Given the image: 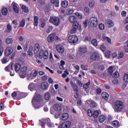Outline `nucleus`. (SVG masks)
<instances>
[{
  "label": "nucleus",
  "instance_id": "obj_16",
  "mask_svg": "<svg viewBox=\"0 0 128 128\" xmlns=\"http://www.w3.org/2000/svg\"><path fill=\"white\" fill-rule=\"evenodd\" d=\"M48 84L46 82H44L41 84V88L42 90H46L48 88Z\"/></svg>",
  "mask_w": 128,
  "mask_h": 128
},
{
  "label": "nucleus",
  "instance_id": "obj_60",
  "mask_svg": "<svg viewBox=\"0 0 128 128\" xmlns=\"http://www.w3.org/2000/svg\"><path fill=\"white\" fill-rule=\"evenodd\" d=\"M47 126H48V128H53L54 126V124H52V123L51 122H50V120H48V122L47 124Z\"/></svg>",
  "mask_w": 128,
  "mask_h": 128
},
{
  "label": "nucleus",
  "instance_id": "obj_20",
  "mask_svg": "<svg viewBox=\"0 0 128 128\" xmlns=\"http://www.w3.org/2000/svg\"><path fill=\"white\" fill-rule=\"evenodd\" d=\"M68 20L71 23L73 24L74 22L76 20V17L74 16H70L68 18Z\"/></svg>",
  "mask_w": 128,
  "mask_h": 128
},
{
  "label": "nucleus",
  "instance_id": "obj_59",
  "mask_svg": "<svg viewBox=\"0 0 128 128\" xmlns=\"http://www.w3.org/2000/svg\"><path fill=\"white\" fill-rule=\"evenodd\" d=\"M24 36H18V40H19V42H24Z\"/></svg>",
  "mask_w": 128,
  "mask_h": 128
},
{
  "label": "nucleus",
  "instance_id": "obj_49",
  "mask_svg": "<svg viewBox=\"0 0 128 128\" xmlns=\"http://www.w3.org/2000/svg\"><path fill=\"white\" fill-rule=\"evenodd\" d=\"M90 104L91 108H96L98 106L96 104V102H94V101H91L90 102Z\"/></svg>",
  "mask_w": 128,
  "mask_h": 128
},
{
  "label": "nucleus",
  "instance_id": "obj_35",
  "mask_svg": "<svg viewBox=\"0 0 128 128\" xmlns=\"http://www.w3.org/2000/svg\"><path fill=\"white\" fill-rule=\"evenodd\" d=\"M80 52H82L83 54H84V52H88V48L86 46L80 48Z\"/></svg>",
  "mask_w": 128,
  "mask_h": 128
},
{
  "label": "nucleus",
  "instance_id": "obj_24",
  "mask_svg": "<svg viewBox=\"0 0 128 128\" xmlns=\"http://www.w3.org/2000/svg\"><path fill=\"white\" fill-rule=\"evenodd\" d=\"M69 115L68 113H64L62 114L61 120H66L68 118Z\"/></svg>",
  "mask_w": 128,
  "mask_h": 128
},
{
  "label": "nucleus",
  "instance_id": "obj_26",
  "mask_svg": "<svg viewBox=\"0 0 128 128\" xmlns=\"http://www.w3.org/2000/svg\"><path fill=\"white\" fill-rule=\"evenodd\" d=\"M20 64L16 63L14 66V69L16 72H18L20 70Z\"/></svg>",
  "mask_w": 128,
  "mask_h": 128
},
{
  "label": "nucleus",
  "instance_id": "obj_58",
  "mask_svg": "<svg viewBox=\"0 0 128 128\" xmlns=\"http://www.w3.org/2000/svg\"><path fill=\"white\" fill-rule=\"evenodd\" d=\"M76 16H78V18H80V20H82V16L80 14L78 13V12H76L75 13Z\"/></svg>",
  "mask_w": 128,
  "mask_h": 128
},
{
  "label": "nucleus",
  "instance_id": "obj_47",
  "mask_svg": "<svg viewBox=\"0 0 128 128\" xmlns=\"http://www.w3.org/2000/svg\"><path fill=\"white\" fill-rule=\"evenodd\" d=\"M108 72L109 74H110V76H112V74H114V68H112V66L109 67L108 70Z\"/></svg>",
  "mask_w": 128,
  "mask_h": 128
},
{
  "label": "nucleus",
  "instance_id": "obj_23",
  "mask_svg": "<svg viewBox=\"0 0 128 128\" xmlns=\"http://www.w3.org/2000/svg\"><path fill=\"white\" fill-rule=\"evenodd\" d=\"M53 108L54 110H56L57 112H60L62 110V107L58 104H55L53 106Z\"/></svg>",
  "mask_w": 128,
  "mask_h": 128
},
{
  "label": "nucleus",
  "instance_id": "obj_4",
  "mask_svg": "<svg viewBox=\"0 0 128 128\" xmlns=\"http://www.w3.org/2000/svg\"><path fill=\"white\" fill-rule=\"evenodd\" d=\"M89 22L92 28H96L98 24V20L96 17H92L90 18Z\"/></svg>",
  "mask_w": 128,
  "mask_h": 128
},
{
  "label": "nucleus",
  "instance_id": "obj_39",
  "mask_svg": "<svg viewBox=\"0 0 128 128\" xmlns=\"http://www.w3.org/2000/svg\"><path fill=\"white\" fill-rule=\"evenodd\" d=\"M96 6V2L94 0H91L89 2V6L90 8H94Z\"/></svg>",
  "mask_w": 128,
  "mask_h": 128
},
{
  "label": "nucleus",
  "instance_id": "obj_11",
  "mask_svg": "<svg viewBox=\"0 0 128 128\" xmlns=\"http://www.w3.org/2000/svg\"><path fill=\"white\" fill-rule=\"evenodd\" d=\"M94 69L95 70L96 72H102V70H104V66L100 64L97 65L96 66H94Z\"/></svg>",
  "mask_w": 128,
  "mask_h": 128
},
{
  "label": "nucleus",
  "instance_id": "obj_6",
  "mask_svg": "<svg viewBox=\"0 0 128 128\" xmlns=\"http://www.w3.org/2000/svg\"><path fill=\"white\" fill-rule=\"evenodd\" d=\"M39 58H44V60H48V50H46L45 52L44 50H40L39 52Z\"/></svg>",
  "mask_w": 128,
  "mask_h": 128
},
{
  "label": "nucleus",
  "instance_id": "obj_14",
  "mask_svg": "<svg viewBox=\"0 0 128 128\" xmlns=\"http://www.w3.org/2000/svg\"><path fill=\"white\" fill-rule=\"evenodd\" d=\"M56 50L57 52H60V54H62L64 52V48L62 45H57L56 46Z\"/></svg>",
  "mask_w": 128,
  "mask_h": 128
},
{
  "label": "nucleus",
  "instance_id": "obj_48",
  "mask_svg": "<svg viewBox=\"0 0 128 128\" xmlns=\"http://www.w3.org/2000/svg\"><path fill=\"white\" fill-rule=\"evenodd\" d=\"M12 96L14 100H16L18 98V92H14L12 93Z\"/></svg>",
  "mask_w": 128,
  "mask_h": 128
},
{
  "label": "nucleus",
  "instance_id": "obj_61",
  "mask_svg": "<svg viewBox=\"0 0 128 128\" xmlns=\"http://www.w3.org/2000/svg\"><path fill=\"white\" fill-rule=\"evenodd\" d=\"M88 20H86L84 21V28H86V26H88Z\"/></svg>",
  "mask_w": 128,
  "mask_h": 128
},
{
  "label": "nucleus",
  "instance_id": "obj_45",
  "mask_svg": "<svg viewBox=\"0 0 128 128\" xmlns=\"http://www.w3.org/2000/svg\"><path fill=\"white\" fill-rule=\"evenodd\" d=\"M92 40V37L90 35H87L85 36L84 40L85 42H90Z\"/></svg>",
  "mask_w": 128,
  "mask_h": 128
},
{
  "label": "nucleus",
  "instance_id": "obj_46",
  "mask_svg": "<svg viewBox=\"0 0 128 128\" xmlns=\"http://www.w3.org/2000/svg\"><path fill=\"white\" fill-rule=\"evenodd\" d=\"M21 8L22 12H28V7H26L24 5H22Z\"/></svg>",
  "mask_w": 128,
  "mask_h": 128
},
{
  "label": "nucleus",
  "instance_id": "obj_17",
  "mask_svg": "<svg viewBox=\"0 0 128 128\" xmlns=\"http://www.w3.org/2000/svg\"><path fill=\"white\" fill-rule=\"evenodd\" d=\"M54 36L56 34H50L47 38V40L48 42H53L54 40Z\"/></svg>",
  "mask_w": 128,
  "mask_h": 128
},
{
  "label": "nucleus",
  "instance_id": "obj_8",
  "mask_svg": "<svg viewBox=\"0 0 128 128\" xmlns=\"http://www.w3.org/2000/svg\"><path fill=\"white\" fill-rule=\"evenodd\" d=\"M78 38L76 35H71L68 38V42L70 44H76L78 42Z\"/></svg>",
  "mask_w": 128,
  "mask_h": 128
},
{
  "label": "nucleus",
  "instance_id": "obj_57",
  "mask_svg": "<svg viewBox=\"0 0 128 128\" xmlns=\"http://www.w3.org/2000/svg\"><path fill=\"white\" fill-rule=\"evenodd\" d=\"M74 12V10L72 9H68L66 12V14L69 15V14H72Z\"/></svg>",
  "mask_w": 128,
  "mask_h": 128
},
{
  "label": "nucleus",
  "instance_id": "obj_29",
  "mask_svg": "<svg viewBox=\"0 0 128 128\" xmlns=\"http://www.w3.org/2000/svg\"><path fill=\"white\" fill-rule=\"evenodd\" d=\"M52 4H55L56 8H58L60 6V0H50Z\"/></svg>",
  "mask_w": 128,
  "mask_h": 128
},
{
  "label": "nucleus",
  "instance_id": "obj_52",
  "mask_svg": "<svg viewBox=\"0 0 128 128\" xmlns=\"http://www.w3.org/2000/svg\"><path fill=\"white\" fill-rule=\"evenodd\" d=\"M99 28L100 30H104V24L102 23L98 25Z\"/></svg>",
  "mask_w": 128,
  "mask_h": 128
},
{
  "label": "nucleus",
  "instance_id": "obj_51",
  "mask_svg": "<svg viewBox=\"0 0 128 128\" xmlns=\"http://www.w3.org/2000/svg\"><path fill=\"white\" fill-rule=\"evenodd\" d=\"M94 112L91 110H88V116H92Z\"/></svg>",
  "mask_w": 128,
  "mask_h": 128
},
{
  "label": "nucleus",
  "instance_id": "obj_21",
  "mask_svg": "<svg viewBox=\"0 0 128 128\" xmlns=\"http://www.w3.org/2000/svg\"><path fill=\"white\" fill-rule=\"evenodd\" d=\"M5 70L6 72H10L11 70L12 72H14V68H12V64H10L6 67Z\"/></svg>",
  "mask_w": 128,
  "mask_h": 128
},
{
  "label": "nucleus",
  "instance_id": "obj_55",
  "mask_svg": "<svg viewBox=\"0 0 128 128\" xmlns=\"http://www.w3.org/2000/svg\"><path fill=\"white\" fill-rule=\"evenodd\" d=\"M124 80L126 82H128V74H125L124 76Z\"/></svg>",
  "mask_w": 128,
  "mask_h": 128
},
{
  "label": "nucleus",
  "instance_id": "obj_7",
  "mask_svg": "<svg viewBox=\"0 0 128 128\" xmlns=\"http://www.w3.org/2000/svg\"><path fill=\"white\" fill-rule=\"evenodd\" d=\"M50 22H52V24H54L56 26H59L60 24V18L56 16L50 17Z\"/></svg>",
  "mask_w": 128,
  "mask_h": 128
},
{
  "label": "nucleus",
  "instance_id": "obj_62",
  "mask_svg": "<svg viewBox=\"0 0 128 128\" xmlns=\"http://www.w3.org/2000/svg\"><path fill=\"white\" fill-rule=\"evenodd\" d=\"M124 58V52H120L118 56V58Z\"/></svg>",
  "mask_w": 128,
  "mask_h": 128
},
{
  "label": "nucleus",
  "instance_id": "obj_28",
  "mask_svg": "<svg viewBox=\"0 0 128 128\" xmlns=\"http://www.w3.org/2000/svg\"><path fill=\"white\" fill-rule=\"evenodd\" d=\"M28 88L31 90V92H32V90H34L36 88V84L34 83H31L28 86Z\"/></svg>",
  "mask_w": 128,
  "mask_h": 128
},
{
  "label": "nucleus",
  "instance_id": "obj_5",
  "mask_svg": "<svg viewBox=\"0 0 128 128\" xmlns=\"http://www.w3.org/2000/svg\"><path fill=\"white\" fill-rule=\"evenodd\" d=\"M38 72L37 70H34L29 72L27 76V80H34L38 76Z\"/></svg>",
  "mask_w": 128,
  "mask_h": 128
},
{
  "label": "nucleus",
  "instance_id": "obj_34",
  "mask_svg": "<svg viewBox=\"0 0 128 128\" xmlns=\"http://www.w3.org/2000/svg\"><path fill=\"white\" fill-rule=\"evenodd\" d=\"M13 9L15 12H16V14H18V12H20V10H18V6H16V4H13Z\"/></svg>",
  "mask_w": 128,
  "mask_h": 128
},
{
  "label": "nucleus",
  "instance_id": "obj_19",
  "mask_svg": "<svg viewBox=\"0 0 128 128\" xmlns=\"http://www.w3.org/2000/svg\"><path fill=\"white\" fill-rule=\"evenodd\" d=\"M101 96L103 100H108V98L110 96V95H108V94L106 92H103Z\"/></svg>",
  "mask_w": 128,
  "mask_h": 128
},
{
  "label": "nucleus",
  "instance_id": "obj_13",
  "mask_svg": "<svg viewBox=\"0 0 128 128\" xmlns=\"http://www.w3.org/2000/svg\"><path fill=\"white\" fill-rule=\"evenodd\" d=\"M105 24H106L108 28H114V21L110 19H108L105 21Z\"/></svg>",
  "mask_w": 128,
  "mask_h": 128
},
{
  "label": "nucleus",
  "instance_id": "obj_54",
  "mask_svg": "<svg viewBox=\"0 0 128 128\" xmlns=\"http://www.w3.org/2000/svg\"><path fill=\"white\" fill-rule=\"evenodd\" d=\"M65 64H66V62H64V61L62 60L60 61V68L61 70H62V68H64V66H64Z\"/></svg>",
  "mask_w": 128,
  "mask_h": 128
},
{
  "label": "nucleus",
  "instance_id": "obj_37",
  "mask_svg": "<svg viewBox=\"0 0 128 128\" xmlns=\"http://www.w3.org/2000/svg\"><path fill=\"white\" fill-rule=\"evenodd\" d=\"M98 114H100V112L98 110H96L93 112L92 116L94 118H96L98 116Z\"/></svg>",
  "mask_w": 128,
  "mask_h": 128
},
{
  "label": "nucleus",
  "instance_id": "obj_3",
  "mask_svg": "<svg viewBox=\"0 0 128 128\" xmlns=\"http://www.w3.org/2000/svg\"><path fill=\"white\" fill-rule=\"evenodd\" d=\"M78 28L79 30H82V25L78 24V22L76 20L72 24V29L70 31L71 34H74Z\"/></svg>",
  "mask_w": 128,
  "mask_h": 128
},
{
  "label": "nucleus",
  "instance_id": "obj_38",
  "mask_svg": "<svg viewBox=\"0 0 128 128\" xmlns=\"http://www.w3.org/2000/svg\"><path fill=\"white\" fill-rule=\"evenodd\" d=\"M62 8H68V2L66 0H64L62 2Z\"/></svg>",
  "mask_w": 128,
  "mask_h": 128
},
{
  "label": "nucleus",
  "instance_id": "obj_25",
  "mask_svg": "<svg viewBox=\"0 0 128 128\" xmlns=\"http://www.w3.org/2000/svg\"><path fill=\"white\" fill-rule=\"evenodd\" d=\"M106 116L104 115H100L98 116V120L100 122H104V120H106Z\"/></svg>",
  "mask_w": 128,
  "mask_h": 128
},
{
  "label": "nucleus",
  "instance_id": "obj_10",
  "mask_svg": "<svg viewBox=\"0 0 128 128\" xmlns=\"http://www.w3.org/2000/svg\"><path fill=\"white\" fill-rule=\"evenodd\" d=\"M70 126H72V122L70 121H66L60 125L58 128H70Z\"/></svg>",
  "mask_w": 128,
  "mask_h": 128
},
{
  "label": "nucleus",
  "instance_id": "obj_2",
  "mask_svg": "<svg viewBox=\"0 0 128 128\" xmlns=\"http://www.w3.org/2000/svg\"><path fill=\"white\" fill-rule=\"evenodd\" d=\"M124 108V102L120 100H116L114 103V110L115 112H120Z\"/></svg>",
  "mask_w": 128,
  "mask_h": 128
},
{
  "label": "nucleus",
  "instance_id": "obj_27",
  "mask_svg": "<svg viewBox=\"0 0 128 128\" xmlns=\"http://www.w3.org/2000/svg\"><path fill=\"white\" fill-rule=\"evenodd\" d=\"M34 26H38V16H34Z\"/></svg>",
  "mask_w": 128,
  "mask_h": 128
},
{
  "label": "nucleus",
  "instance_id": "obj_18",
  "mask_svg": "<svg viewBox=\"0 0 128 128\" xmlns=\"http://www.w3.org/2000/svg\"><path fill=\"white\" fill-rule=\"evenodd\" d=\"M26 93H24L20 92H18V99L20 100L22 98H26Z\"/></svg>",
  "mask_w": 128,
  "mask_h": 128
},
{
  "label": "nucleus",
  "instance_id": "obj_32",
  "mask_svg": "<svg viewBox=\"0 0 128 128\" xmlns=\"http://www.w3.org/2000/svg\"><path fill=\"white\" fill-rule=\"evenodd\" d=\"M38 50H40V45L38 44H35L34 48V54H38Z\"/></svg>",
  "mask_w": 128,
  "mask_h": 128
},
{
  "label": "nucleus",
  "instance_id": "obj_44",
  "mask_svg": "<svg viewBox=\"0 0 128 128\" xmlns=\"http://www.w3.org/2000/svg\"><path fill=\"white\" fill-rule=\"evenodd\" d=\"M92 44L94 46H98V40H96V39H93L92 40Z\"/></svg>",
  "mask_w": 128,
  "mask_h": 128
},
{
  "label": "nucleus",
  "instance_id": "obj_50",
  "mask_svg": "<svg viewBox=\"0 0 128 128\" xmlns=\"http://www.w3.org/2000/svg\"><path fill=\"white\" fill-rule=\"evenodd\" d=\"M50 92L52 96H54L56 94V90H54V86L50 87Z\"/></svg>",
  "mask_w": 128,
  "mask_h": 128
},
{
  "label": "nucleus",
  "instance_id": "obj_1",
  "mask_svg": "<svg viewBox=\"0 0 128 128\" xmlns=\"http://www.w3.org/2000/svg\"><path fill=\"white\" fill-rule=\"evenodd\" d=\"M42 102V96H40V94H36L32 100V104L35 109L40 108V106L38 104H40Z\"/></svg>",
  "mask_w": 128,
  "mask_h": 128
},
{
  "label": "nucleus",
  "instance_id": "obj_36",
  "mask_svg": "<svg viewBox=\"0 0 128 128\" xmlns=\"http://www.w3.org/2000/svg\"><path fill=\"white\" fill-rule=\"evenodd\" d=\"M26 26V20L24 18L22 19L20 24V28H24Z\"/></svg>",
  "mask_w": 128,
  "mask_h": 128
},
{
  "label": "nucleus",
  "instance_id": "obj_30",
  "mask_svg": "<svg viewBox=\"0 0 128 128\" xmlns=\"http://www.w3.org/2000/svg\"><path fill=\"white\" fill-rule=\"evenodd\" d=\"M102 38L104 40H106L109 44H112V40H110V38L104 35H103L102 36Z\"/></svg>",
  "mask_w": 128,
  "mask_h": 128
},
{
  "label": "nucleus",
  "instance_id": "obj_31",
  "mask_svg": "<svg viewBox=\"0 0 128 128\" xmlns=\"http://www.w3.org/2000/svg\"><path fill=\"white\" fill-rule=\"evenodd\" d=\"M8 11L7 8H2V16H6V14H8Z\"/></svg>",
  "mask_w": 128,
  "mask_h": 128
},
{
  "label": "nucleus",
  "instance_id": "obj_33",
  "mask_svg": "<svg viewBox=\"0 0 128 128\" xmlns=\"http://www.w3.org/2000/svg\"><path fill=\"white\" fill-rule=\"evenodd\" d=\"M112 125L114 128H118L120 126V122L118 120H114L112 122Z\"/></svg>",
  "mask_w": 128,
  "mask_h": 128
},
{
  "label": "nucleus",
  "instance_id": "obj_22",
  "mask_svg": "<svg viewBox=\"0 0 128 128\" xmlns=\"http://www.w3.org/2000/svg\"><path fill=\"white\" fill-rule=\"evenodd\" d=\"M14 42V39L12 38H7L6 40V44H12Z\"/></svg>",
  "mask_w": 128,
  "mask_h": 128
},
{
  "label": "nucleus",
  "instance_id": "obj_15",
  "mask_svg": "<svg viewBox=\"0 0 128 128\" xmlns=\"http://www.w3.org/2000/svg\"><path fill=\"white\" fill-rule=\"evenodd\" d=\"M14 52V50L12 49L10 47H6L5 51L6 56H10Z\"/></svg>",
  "mask_w": 128,
  "mask_h": 128
},
{
  "label": "nucleus",
  "instance_id": "obj_42",
  "mask_svg": "<svg viewBox=\"0 0 128 128\" xmlns=\"http://www.w3.org/2000/svg\"><path fill=\"white\" fill-rule=\"evenodd\" d=\"M90 81H88V83H86V84L83 85V88L85 90H88V88H90Z\"/></svg>",
  "mask_w": 128,
  "mask_h": 128
},
{
  "label": "nucleus",
  "instance_id": "obj_63",
  "mask_svg": "<svg viewBox=\"0 0 128 128\" xmlns=\"http://www.w3.org/2000/svg\"><path fill=\"white\" fill-rule=\"evenodd\" d=\"M118 76H120L118 72H116L113 75V78H118Z\"/></svg>",
  "mask_w": 128,
  "mask_h": 128
},
{
  "label": "nucleus",
  "instance_id": "obj_43",
  "mask_svg": "<svg viewBox=\"0 0 128 128\" xmlns=\"http://www.w3.org/2000/svg\"><path fill=\"white\" fill-rule=\"evenodd\" d=\"M52 30V26H50L46 28V32L47 34H50Z\"/></svg>",
  "mask_w": 128,
  "mask_h": 128
},
{
  "label": "nucleus",
  "instance_id": "obj_40",
  "mask_svg": "<svg viewBox=\"0 0 128 128\" xmlns=\"http://www.w3.org/2000/svg\"><path fill=\"white\" fill-rule=\"evenodd\" d=\"M44 98L46 100H50V92H47L45 94Z\"/></svg>",
  "mask_w": 128,
  "mask_h": 128
},
{
  "label": "nucleus",
  "instance_id": "obj_53",
  "mask_svg": "<svg viewBox=\"0 0 128 128\" xmlns=\"http://www.w3.org/2000/svg\"><path fill=\"white\" fill-rule=\"evenodd\" d=\"M72 88L76 92H78V87L76 84L72 86Z\"/></svg>",
  "mask_w": 128,
  "mask_h": 128
},
{
  "label": "nucleus",
  "instance_id": "obj_9",
  "mask_svg": "<svg viewBox=\"0 0 128 128\" xmlns=\"http://www.w3.org/2000/svg\"><path fill=\"white\" fill-rule=\"evenodd\" d=\"M26 70H28V68L26 66H24L21 68L20 72V76L21 78H24L26 74Z\"/></svg>",
  "mask_w": 128,
  "mask_h": 128
},
{
  "label": "nucleus",
  "instance_id": "obj_12",
  "mask_svg": "<svg viewBox=\"0 0 128 128\" xmlns=\"http://www.w3.org/2000/svg\"><path fill=\"white\" fill-rule=\"evenodd\" d=\"M90 59L92 60H100V54L96 52H94L90 56Z\"/></svg>",
  "mask_w": 128,
  "mask_h": 128
},
{
  "label": "nucleus",
  "instance_id": "obj_64",
  "mask_svg": "<svg viewBox=\"0 0 128 128\" xmlns=\"http://www.w3.org/2000/svg\"><path fill=\"white\" fill-rule=\"evenodd\" d=\"M77 84L80 88H82V82H80V80H77Z\"/></svg>",
  "mask_w": 128,
  "mask_h": 128
},
{
  "label": "nucleus",
  "instance_id": "obj_41",
  "mask_svg": "<svg viewBox=\"0 0 128 128\" xmlns=\"http://www.w3.org/2000/svg\"><path fill=\"white\" fill-rule=\"evenodd\" d=\"M6 32H12V26H10V24H8L6 26Z\"/></svg>",
  "mask_w": 128,
  "mask_h": 128
},
{
  "label": "nucleus",
  "instance_id": "obj_56",
  "mask_svg": "<svg viewBox=\"0 0 128 128\" xmlns=\"http://www.w3.org/2000/svg\"><path fill=\"white\" fill-rule=\"evenodd\" d=\"M110 51L108 50L105 53V56H106L107 58H110Z\"/></svg>",
  "mask_w": 128,
  "mask_h": 128
}]
</instances>
